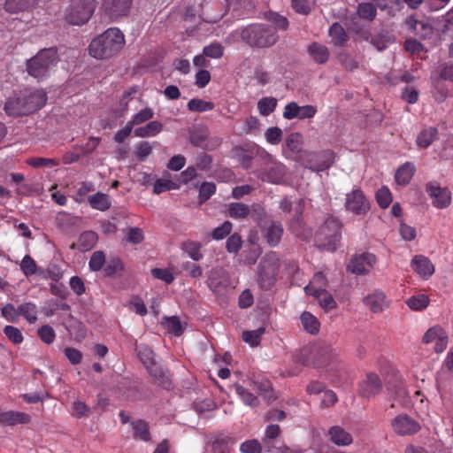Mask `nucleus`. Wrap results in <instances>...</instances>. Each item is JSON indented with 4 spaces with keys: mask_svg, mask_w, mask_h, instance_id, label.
Listing matches in <instances>:
<instances>
[{
    "mask_svg": "<svg viewBox=\"0 0 453 453\" xmlns=\"http://www.w3.org/2000/svg\"><path fill=\"white\" fill-rule=\"evenodd\" d=\"M395 37L393 34L386 29L380 30L376 35L372 37L371 43L378 50H385L389 43L394 42Z\"/></svg>",
    "mask_w": 453,
    "mask_h": 453,
    "instance_id": "bb28decb",
    "label": "nucleus"
},
{
    "mask_svg": "<svg viewBox=\"0 0 453 453\" xmlns=\"http://www.w3.org/2000/svg\"><path fill=\"white\" fill-rule=\"evenodd\" d=\"M264 18L268 20V21H271L272 23H273L275 25V28H279V29H281V30H287L288 27V20L286 17L277 13V12H272V11H269L267 12H265L264 14Z\"/></svg>",
    "mask_w": 453,
    "mask_h": 453,
    "instance_id": "79ce46f5",
    "label": "nucleus"
},
{
    "mask_svg": "<svg viewBox=\"0 0 453 453\" xmlns=\"http://www.w3.org/2000/svg\"><path fill=\"white\" fill-rule=\"evenodd\" d=\"M412 269L426 279L434 273V266L430 259L423 255H416L411 260Z\"/></svg>",
    "mask_w": 453,
    "mask_h": 453,
    "instance_id": "6ab92c4d",
    "label": "nucleus"
},
{
    "mask_svg": "<svg viewBox=\"0 0 453 453\" xmlns=\"http://www.w3.org/2000/svg\"><path fill=\"white\" fill-rule=\"evenodd\" d=\"M27 163L35 168L55 166L58 165L57 159L45 157H30L27 160Z\"/></svg>",
    "mask_w": 453,
    "mask_h": 453,
    "instance_id": "6e6d98bb",
    "label": "nucleus"
},
{
    "mask_svg": "<svg viewBox=\"0 0 453 453\" xmlns=\"http://www.w3.org/2000/svg\"><path fill=\"white\" fill-rule=\"evenodd\" d=\"M357 13L360 18L372 21L376 17V6L372 3H361L357 6Z\"/></svg>",
    "mask_w": 453,
    "mask_h": 453,
    "instance_id": "49530a36",
    "label": "nucleus"
},
{
    "mask_svg": "<svg viewBox=\"0 0 453 453\" xmlns=\"http://www.w3.org/2000/svg\"><path fill=\"white\" fill-rule=\"evenodd\" d=\"M376 261V257L372 253L364 252L360 255H355L347 265V270L357 275L366 274L369 273V268L372 267Z\"/></svg>",
    "mask_w": 453,
    "mask_h": 453,
    "instance_id": "9d476101",
    "label": "nucleus"
},
{
    "mask_svg": "<svg viewBox=\"0 0 453 453\" xmlns=\"http://www.w3.org/2000/svg\"><path fill=\"white\" fill-rule=\"evenodd\" d=\"M124 44L122 32L117 27H111L91 41L88 51L95 58L107 59L115 56Z\"/></svg>",
    "mask_w": 453,
    "mask_h": 453,
    "instance_id": "f03ea898",
    "label": "nucleus"
},
{
    "mask_svg": "<svg viewBox=\"0 0 453 453\" xmlns=\"http://www.w3.org/2000/svg\"><path fill=\"white\" fill-rule=\"evenodd\" d=\"M133 0H104L102 9L111 19L127 16L131 9Z\"/></svg>",
    "mask_w": 453,
    "mask_h": 453,
    "instance_id": "f8f14e48",
    "label": "nucleus"
},
{
    "mask_svg": "<svg viewBox=\"0 0 453 453\" xmlns=\"http://www.w3.org/2000/svg\"><path fill=\"white\" fill-rule=\"evenodd\" d=\"M97 241V234L93 231L83 232L78 240V247L81 251L91 250Z\"/></svg>",
    "mask_w": 453,
    "mask_h": 453,
    "instance_id": "f704fd0d",
    "label": "nucleus"
},
{
    "mask_svg": "<svg viewBox=\"0 0 453 453\" xmlns=\"http://www.w3.org/2000/svg\"><path fill=\"white\" fill-rule=\"evenodd\" d=\"M415 172V167L411 163H405L401 167L397 169L395 174V179L397 184L399 185H407Z\"/></svg>",
    "mask_w": 453,
    "mask_h": 453,
    "instance_id": "7c9ffc66",
    "label": "nucleus"
},
{
    "mask_svg": "<svg viewBox=\"0 0 453 453\" xmlns=\"http://www.w3.org/2000/svg\"><path fill=\"white\" fill-rule=\"evenodd\" d=\"M382 390V382L380 377L370 372L366 375V379L363 380L359 385L358 393L362 397L371 398Z\"/></svg>",
    "mask_w": 453,
    "mask_h": 453,
    "instance_id": "f3484780",
    "label": "nucleus"
},
{
    "mask_svg": "<svg viewBox=\"0 0 453 453\" xmlns=\"http://www.w3.org/2000/svg\"><path fill=\"white\" fill-rule=\"evenodd\" d=\"M165 319V326L170 333H173L175 336H180L183 334L184 329L177 316L168 317Z\"/></svg>",
    "mask_w": 453,
    "mask_h": 453,
    "instance_id": "603ef678",
    "label": "nucleus"
},
{
    "mask_svg": "<svg viewBox=\"0 0 453 453\" xmlns=\"http://www.w3.org/2000/svg\"><path fill=\"white\" fill-rule=\"evenodd\" d=\"M20 269L27 277H29L36 273L37 265L29 255H26L20 263Z\"/></svg>",
    "mask_w": 453,
    "mask_h": 453,
    "instance_id": "3c124183",
    "label": "nucleus"
},
{
    "mask_svg": "<svg viewBox=\"0 0 453 453\" xmlns=\"http://www.w3.org/2000/svg\"><path fill=\"white\" fill-rule=\"evenodd\" d=\"M308 52L313 60L319 64H324L329 58L328 49L325 45L319 44L318 42H312L308 47Z\"/></svg>",
    "mask_w": 453,
    "mask_h": 453,
    "instance_id": "cd10ccee",
    "label": "nucleus"
},
{
    "mask_svg": "<svg viewBox=\"0 0 453 453\" xmlns=\"http://www.w3.org/2000/svg\"><path fill=\"white\" fill-rule=\"evenodd\" d=\"M330 440L338 446H347L352 443L351 434L339 426H332L328 432Z\"/></svg>",
    "mask_w": 453,
    "mask_h": 453,
    "instance_id": "4be33fe9",
    "label": "nucleus"
},
{
    "mask_svg": "<svg viewBox=\"0 0 453 453\" xmlns=\"http://www.w3.org/2000/svg\"><path fill=\"white\" fill-rule=\"evenodd\" d=\"M105 263V255L103 251H95L89 260V268L93 272H97L103 268Z\"/></svg>",
    "mask_w": 453,
    "mask_h": 453,
    "instance_id": "13d9d810",
    "label": "nucleus"
},
{
    "mask_svg": "<svg viewBox=\"0 0 453 453\" xmlns=\"http://www.w3.org/2000/svg\"><path fill=\"white\" fill-rule=\"evenodd\" d=\"M18 311L29 322H34L37 319L35 315V305L31 303H23L19 306Z\"/></svg>",
    "mask_w": 453,
    "mask_h": 453,
    "instance_id": "052dcab7",
    "label": "nucleus"
},
{
    "mask_svg": "<svg viewBox=\"0 0 453 453\" xmlns=\"http://www.w3.org/2000/svg\"><path fill=\"white\" fill-rule=\"evenodd\" d=\"M385 299V295L382 292H375L372 295H368L364 298V303L373 312L382 311V303Z\"/></svg>",
    "mask_w": 453,
    "mask_h": 453,
    "instance_id": "c9c22d12",
    "label": "nucleus"
},
{
    "mask_svg": "<svg viewBox=\"0 0 453 453\" xmlns=\"http://www.w3.org/2000/svg\"><path fill=\"white\" fill-rule=\"evenodd\" d=\"M250 218L257 224L259 227L272 219L271 216L266 213L265 208L259 203L252 204L250 206Z\"/></svg>",
    "mask_w": 453,
    "mask_h": 453,
    "instance_id": "473e14b6",
    "label": "nucleus"
},
{
    "mask_svg": "<svg viewBox=\"0 0 453 453\" xmlns=\"http://www.w3.org/2000/svg\"><path fill=\"white\" fill-rule=\"evenodd\" d=\"M179 185L172 181L171 180L157 179L153 187V192L157 195L161 194L164 191L176 189Z\"/></svg>",
    "mask_w": 453,
    "mask_h": 453,
    "instance_id": "4d7b16f0",
    "label": "nucleus"
},
{
    "mask_svg": "<svg viewBox=\"0 0 453 453\" xmlns=\"http://www.w3.org/2000/svg\"><path fill=\"white\" fill-rule=\"evenodd\" d=\"M144 240V234L142 228L137 226L129 227L127 230V241L133 244H140Z\"/></svg>",
    "mask_w": 453,
    "mask_h": 453,
    "instance_id": "0e129e2a",
    "label": "nucleus"
},
{
    "mask_svg": "<svg viewBox=\"0 0 453 453\" xmlns=\"http://www.w3.org/2000/svg\"><path fill=\"white\" fill-rule=\"evenodd\" d=\"M29 421L30 416L24 412L10 411L0 413V424L4 426L27 424Z\"/></svg>",
    "mask_w": 453,
    "mask_h": 453,
    "instance_id": "aec40b11",
    "label": "nucleus"
},
{
    "mask_svg": "<svg viewBox=\"0 0 453 453\" xmlns=\"http://www.w3.org/2000/svg\"><path fill=\"white\" fill-rule=\"evenodd\" d=\"M234 388L238 395L242 399V401L251 406L257 407L259 403V401L256 395L252 393L249 392L244 387L240 384H234Z\"/></svg>",
    "mask_w": 453,
    "mask_h": 453,
    "instance_id": "c03bdc74",
    "label": "nucleus"
},
{
    "mask_svg": "<svg viewBox=\"0 0 453 453\" xmlns=\"http://www.w3.org/2000/svg\"><path fill=\"white\" fill-rule=\"evenodd\" d=\"M228 215L234 219H245L250 215V206L242 203H231L228 205Z\"/></svg>",
    "mask_w": 453,
    "mask_h": 453,
    "instance_id": "4c0bfd02",
    "label": "nucleus"
},
{
    "mask_svg": "<svg viewBox=\"0 0 453 453\" xmlns=\"http://www.w3.org/2000/svg\"><path fill=\"white\" fill-rule=\"evenodd\" d=\"M181 248L194 261H198L203 257L200 252L201 244L198 242L192 241L184 242Z\"/></svg>",
    "mask_w": 453,
    "mask_h": 453,
    "instance_id": "de8ad7c7",
    "label": "nucleus"
},
{
    "mask_svg": "<svg viewBox=\"0 0 453 453\" xmlns=\"http://www.w3.org/2000/svg\"><path fill=\"white\" fill-rule=\"evenodd\" d=\"M310 354L311 356L312 366L319 368L326 365L330 361L333 349L326 342H318L311 348Z\"/></svg>",
    "mask_w": 453,
    "mask_h": 453,
    "instance_id": "2eb2a0df",
    "label": "nucleus"
},
{
    "mask_svg": "<svg viewBox=\"0 0 453 453\" xmlns=\"http://www.w3.org/2000/svg\"><path fill=\"white\" fill-rule=\"evenodd\" d=\"M240 449L242 453H261L262 445L257 440H250L243 442Z\"/></svg>",
    "mask_w": 453,
    "mask_h": 453,
    "instance_id": "774afa93",
    "label": "nucleus"
},
{
    "mask_svg": "<svg viewBox=\"0 0 453 453\" xmlns=\"http://www.w3.org/2000/svg\"><path fill=\"white\" fill-rule=\"evenodd\" d=\"M47 97L42 91L25 89L10 97L4 104V111L12 117L26 116L40 110Z\"/></svg>",
    "mask_w": 453,
    "mask_h": 453,
    "instance_id": "f257e3e1",
    "label": "nucleus"
},
{
    "mask_svg": "<svg viewBox=\"0 0 453 453\" xmlns=\"http://www.w3.org/2000/svg\"><path fill=\"white\" fill-rule=\"evenodd\" d=\"M328 34L332 37L334 44L336 46H344L349 38L345 29L339 22L333 23L329 27Z\"/></svg>",
    "mask_w": 453,
    "mask_h": 453,
    "instance_id": "a878e982",
    "label": "nucleus"
},
{
    "mask_svg": "<svg viewBox=\"0 0 453 453\" xmlns=\"http://www.w3.org/2000/svg\"><path fill=\"white\" fill-rule=\"evenodd\" d=\"M163 128V125L160 121L155 120L150 121L143 127L135 128L134 133L138 137H148L157 134Z\"/></svg>",
    "mask_w": 453,
    "mask_h": 453,
    "instance_id": "72a5a7b5",
    "label": "nucleus"
},
{
    "mask_svg": "<svg viewBox=\"0 0 453 453\" xmlns=\"http://www.w3.org/2000/svg\"><path fill=\"white\" fill-rule=\"evenodd\" d=\"M393 430L399 435H411L418 433L421 426L419 423L407 414H400L392 421Z\"/></svg>",
    "mask_w": 453,
    "mask_h": 453,
    "instance_id": "9b49d317",
    "label": "nucleus"
},
{
    "mask_svg": "<svg viewBox=\"0 0 453 453\" xmlns=\"http://www.w3.org/2000/svg\"><path fill=\"white\" fill-rule=\"evenodd\" d=\"M242 241L241 235L237 233H234L232 235H230L226 240V250L229 253H237L242 248Z\"/></svg>",
    "mask_w": 453,
    "mask_h": 453,
    "instance_id": "e2e57ef3",
    "label": "nucleus"
},
{
    "mask_svg": "<svg viewBox=\"0 0 453 453\" xmlns=\"http://www.w3.org/2000/svg\"><path fill=\"white\" fill-rule=\"evenodd\" d=\"M4 334L13 344H20L23 342V335L20 330L13 326H5Z\"/></svg>",
    "mask_w": 453,
    "mask_h": 453,
    "instance_id": "5fc2aeb1",
    "label": "nucleus"
},
{
    "mask_svg": "<svg viewBox=\"0 0 453 453\" xmlns=\"http://www.w3.org/2000/svg\"><path fill=\"white\" fill-rule=\"evenodd\" d=\"M38 0H5L4 10L9 13L27 12L37 4Z\"/></svg>",
    "mask_w": 453,
    "mask_h": 453,
    "instance_id": "412c9836",
    "label": "nucleus"
},
{
    "mask_svg": "<svg viewBox=\"0 0 453 453\" xmlns=\"http://www.w3.org/2000/svg\"><path fill=\"white\" fill-rule=\"evenodd\" d=\"M134 430V438L144 441H150V433L149 431V424L143 419H138L131 422Z\"/></svg>",
    "mask_w": 453,
    "mask_h": 453,
    "instance_id": "2f4dec72",
    "label": "nucleus"
},
{
    "mask_svg": "<svg viewBox=\"0 0 453 453\" xmlns=\"http://www.w3.org/2000/svg\"><path fill=\"white\" fill-rule=\"evenodd\" d=\"M226 14L225 2L216 0L213 3L206 2L202 5L201 18L206 23H216Z\"/></svg>",
    "mask_w": 453,
    "mask_h": 453,
    "instance_id": "ddd939ff",
    "label": "nucleus"
},
{
    "mask_svg": "<svg viewBox=\"0 0 453 453\" xmlns=\"http://www.w3.org/2000/svg\"><path fill=\"white\" fill-rule=\"evenodd\" d=\"M233 225L230 221H225L221 226L216 227L212 233L211 237L214 240H222L226 237L232 231Z\"/></svg>",
    "mask_w": 453,
    "mask_h": 453,
    "instance_id": "680f3d73",
    "label": "nucleus"
},
{
    "mask_svg": "<svg viewBox=\"0 0 453 453\" xmlns=\"http://www.w3.org/2000/svg\"><path fill=\"white\" fill-rule=\"evenodd\" d=\"M240 38L250 48L265 49L274 46L280 36L276 28L264 23H253L240 30Z\"/></svg>",
    "mask_w": 453,
    "mask_h": 453,
    "instance_id": "7ed1b4c3",
    "label": "nucleus"
},
{
    "mask_svg": "<svg viewBox=\"0 0 453 453\" xmlns=\"http://www.w3.org/2000/svg\"><path fill=\"white\" fill-rule=\"evenodd\" d=\"M263 237L271 247L277 246L283 234V227L280 221L271 219L264 226H260Z\"/></svg>",
    "mask_w": 453,
    "mask_h": 453,
    "instance_id": "dca6fc26",
    "label": "nucleus"
},
{
    "mask_svg": "<svg viewBox=\"0 0 453 453\" xmlns=\"http://www.w3.org/2000/svg\"><path fill=\"white\" fill-rule=\"evenodd\" d=\"M438 137V129L434 127H430L426 129L422 130L417 137V145L420 148H428L433 142Z\"/></svg>",
    "mask_w": 453,
    "mask_h": 453,
    "instance_id": "c756f323",
    "label": "nucleus"
},
{
    "mask_svg": "<svg viewBox=\"0 0 453 453\" xmlns=\"http://www.w3.org/2000/svg\"><path fill=\"white\" fill-rule=\"evenodd\" d=\"M278 265L276 261L262 259L257 265V283L264 290H269L275 283Z\"/></svg>",
    "mask_w": 453,
    "mask_h": 453,
    "instance_id": "6e6552de",
    "label": "nucleus"
},
{
    "mask_svg": "<svg viewBox=\"0 0 453 453\" xmlns=\"http://www.w3.org/2000/svg\"><path fill=\"white\" fill-rule=\"evenodd\" d=\"M345 206L348 211L357 215L365 214L370 209L369 202L361 189L347 194Z\"/></svg>",
    "mask_w": 453,
    "mask_h": 453,
    "instance_id": "4468645a",
    "label": "nucleus"
},
{
    "mask_svg": "<svg viewBox=\"0 0 453 453\" xmlns=\"http://www.w3.org/2000/svg\"><path fill=\"white\" fill-rule=\"evenodd\" d=\"M334 162V153L331 150L320 151L305 150L300 158L299 163L313 172L327 170Z\"/></svg>",
    "mask_w": 453,
    "mask_h": 453,
    "instance_id": "423d86ee",
    "label": "nucleus"
},
{
    "mask_svg": "<svg viewBox=\"0 0 453 453\" xmlns=\"http://www.w3.org/2000/svg\"><path fill=\"white\" fill-rule=\"evenodd\" d=\"M278 104L275 97H263L257 102V109L262 116H268L274 111Z\"/></svg>",
    "mask_w": 453,
    "mask_h": 453,
    "instance_id": "58836bf2",
    "label": "nucleus"
},
{
    "mask_svg": "<svg viewBox=\"0 0 453 453\" xmlns=\"http://www.w3.org/2000/svg\"><path fill=\"white\" fill-rule=\"evenodd\" d=\"M59 60L56 48L42 49L38 53L27 60V73L40 80L48 75L50 70L57 65Z\"/></svg>",
    "mask_w": 453,
    "mask_h": 453,
    "instance_id": "39448f33",
    "label": "nucleus"
},
{
    "mask_svg": "<svg viewBox=\"0 0 453 453\" xmlns=\"http://www.w3.org/2000/svg\"><path fill=\"white\" fill-rule=\"evenodd\" d=\"M406 304L413 311H422L429 304V298L425 294H419L410 297Z\"/></svg>",
    "mask_w": 453,
    "mask_h": 453,
    "instance_id": "a19ab883",
    "label": "nucleus"
},
{
    "mask_svg": "<svg viewBox=\"0 0 453 453\" xmlns=\"http://www.w3.org/2000/svg\"><path fill=\"white\" fill-rule=\"evenodd\" d=\"M38 335L41 338V340L46 344L52 343L56 336L54 329L49 325H44L41 326L38 329Z\"/></svg>",
    "mask_w": 453,
    "mask_h": 453,
    "instance_id": "69168bd1",
    "label": "nucleus"
},
{
    "mask_svg": "<svg viewBox=\"0 0 453 453\" xmlns=\"http://www.w3.org/2000/svg\"><path fill=\"white\" fill-rule=\"evenodd\" d=\"M303 140L300 133H291L286 139L287 148L296 155L295 160L299 162L301 155L305 152L302 149Z\"/></svg>",
    "mask_w": 453,
    "mask_h": 453,
    "instance_id": "5701e85b",
    "label": "nucleus"
},
{
    "mask_svg": "<svg viewBox=\"0 0 453 453\" xmlns=\"http://www.w3.org/2000/svg\"><path fill=\"white\" fill-rule=\"evenodd\" d=\"M376 200L380 207L386 209L392 202V195L388 187L383 186L376 192Z\"/></svg>",
    "mask_w": 453,
    "mask_h": 453,
    "instance_id": "8fccbe9b",
    "label": "nucleus"
},
{
    "mask_svg": "<svg viewBox=\"0 0 453 453\" xmlns=\"http://www.w3.org/2000/svg\"><path fill=\"white\" fill-rule=\"evenodd\" d=\"M426 191L431 198L432 204L439 209L447 208L451 203V192L442 188L437 181H430L426 185Z\"/></svg>",
    "mask_w": 453,
    "mask_h": 453,
    "instance_id": "1a4fd4ad",
    "label": "nucleus"
},
{
    "mask_svg": "<svg viewBox=\"0 0 453 453\" xmlns=\"http://www.w3.org/2000/svg\"><path fill=\"white\" fill-rule=\"evenodd\" d=\"M180 268L183 271L188 272V275L194 279L201 277L203 273L202 268L198 265L190 261L182 262Z\"/></svg>",
    "mask_w": 453,
    "mask_h": 453,
    "instance_id": "338daca9",
    "label": "nucleus"
},
{
    "mask_svg": "<svg viewBox=\"0 0 453 453\" xmlns=\"http://www.w3.org/2000/svg\"><path fill=\"white\" fill-rule=\"evenodd\" d=\"M95 8L94 0H72L66 9L65 19L71 25H83L89 20Z\"/></svg>",
    "mask_w": 453,
    "mask_h": 453,
    "instance_id": "0eeeda50",
    "label": "nucleus"
},
{
    "mask_svg": "<svg viewBox=\"0 0 453 453\" xmlns=\"http://www.w3.org/2000/svg\"><path fill=\"white\" fill-rule=\"evenodd\" d=\"M148 372L157 386L166 390H171L173 388V384L169 370L165 369L161 365H157L150 368V371Z\"/></svg>",
    "mask_w": 453,
    "mask_h": 453,
    "instance_id": "a211bd4d",
    "label": "nucleus"
},
{
    "mask_svg": "<svg viewBox=\"0 0 453 453\" xmlns=\"http://www.w3.org/2000/svg\"><path fill=\"white\" fill-rule=\"evenodd\" d=\"M215 107L212 102L204 101L200 98H193L188 103V109L190 111L203 112L213 110Z\"/></svg>",
    "mask_w": 453,
    "mask_h": 453,
    "instance_id": "ea45409f",
    "label": "nucleus"
},
{
    "mask_svg": "<svg viewBox=\"0 0 453 453\" xmlns=\"http://www.w3.org/2000/svg\"><path fill=\"white\" fill-rule=\"evenodd\" d=\"M135 350L137 352V356L140 361L145 366L147 371H150V368H151L152 366L157 365V364L155 362V354L149 346H136Z\"/></svg>",
    "mask_w": 453,
    "mask_h": 453,
    "instance_id": "393cba45",
    "label": "nucleus"
},
{
    "mask_svg": "<svg viewBox=\"0 0 453 453\" xmlns=\"http://www.w3.org/2000/svg\"><path fill=\"white\" fill-rule=\"evenodd\" d=\"M88 201L90 205L96 210L106 211L111 207L108 196L102 192H97L88 196Z\"/></svg>",
    "mask_w": 453,
    "mask_h": 453,
    "instance_id": "e433bc0d",
    "label": "nucleus"
},
{
    "mask_svg": "<svg viewBox=\"0 0 453 453\" xmlns=\"http://www.w3.org/2000/svg\"><path fill=\"white\" fill-rule=\"evenodd\" d=\"M154 112L151 108L146 107L137 112L130 120L131 125H140L153 118Z\"/></svg>",
    "mask_w": 453,
    "mask_h": 453,
    "instance_id": "bf43d9fd",
    "label": "nucleus"
},
{
    "mask_svg": "<svg viewBox=\"0 0 453 453\" xmlns=\"http://www.w3.org/2000/svg\"><path fill=\"white\" fill-rule=\"evenodd\" d=\"M124 270V264L118 257H113L109 259L106 266L104 267V274L107 277H114L119 272Z\"/></svg>",
    "mask_w": 453,
    "mask_h": 453,
    "instance_id": "37998d69",
    "label": "nucleus"
},
{
    "mask_svg": "<svg viewBox=\"0 0 453 453\" xmlns=\"http://www.w3.org/2000/svg\"><path fill=\"white\" fill-rule=\"evenodd\" d=\"M274 439H266L264 438L262 441V450L272 453H289L291 450L288 447H278L275 445Z\"/></svg>",
    "mask_w": 453,
    "mask_h": 453,
    "instance_id": "864d4df0",
    "label": "nucleus"
},
{
    "mask_svg": "<svg viewBox=\"0 0 453 453\" xmlns=\"http://www.w3.org/2000/svg\"><path fill=\"white\" fill-rule=\"evenodd\" d=\"M188 133L189 142L196 147H203V142L209 137V130L204 126H193Z\"/></svg>",
    "mask_w": 453,
    "mask_h": 453,
    "instance_id": "b1692460",
    "label": "nucleus"
},
{
    "mask_svg": "<svg viewBox=\"0 0 453 453\" xmlns=\"http://www.w3.org/2000/svg\"><path fill=\"white\" fill-rule=\"evenodd\" d=\"M216 192V185L213 182L204 181L201 184L199 188V203L202 204L206 202Z\"/></svg>",
    "mask_w": 453,
    "mask_h": 453,
    "instance_id": "09e8293b",
    "label": "nucleus"
},
{
    "mask_svg": "<svg viewBox=\"0 0 453 453\" xmlns=\"http://www.w3.org/2000/svg\"><path fill=\"white\" fill-rule=\"evenodd\" d=\"M342 225L333 216L328 217L314 235L315 246L321 251L334 252L342 239Z\"/></svg>",
    "mask_w": 453,
    "mask_h": 453,
    "instance_id": "20e7f679",
    "label": "nucleus"
},
{
    "mask_svg": "<svg viewBox=\"0 0 453 453\" xmlns=\"http://www.w3.org/2000/svg\"><path fill=\"white\" fill-rule=\"evenodd\" d=\"M301 323L305 331L312 335L319 332L320 323L318 319L309 311H303L300 316Z\"/></svg>",
    "mask_w": 453,
    "mask_h": 453,
    "instance_id": "c85d7f7f",
    "label": "nucleus"
},
{
    "mask_svg": "<svg viewBox=\"0 0 453 453\" xmlns=\"http://www.w3.org/2000/svg\"><path fill=\"white\" fill-rule=\"evenodd\" d=\"M234 441L230 437L217 438L212 441L213 453H230V446Z\"/></svg>",
    "mask_w": 453,
    "mask_h": 453,
    "instance_id": "a18cd8bd",
    "label": "nucleus"
}]
</instances>
